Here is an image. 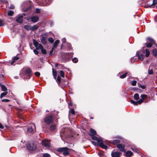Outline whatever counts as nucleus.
<instances>
[{"label": "nucleus", "instance_id": "obj_1", "mask_svg": "<svg viewBox=\"0 0 157 157\" xmlns=\"http://www.w3.org/2000/svg\"><path fill=\"white\" fill-rule=\"evenodd\" d=\"M92 138L93 140H96L97 142H96L94 141H91V142L94 145L100 146L101 148L105 149H107V146L104 144L103 141L101 138L96 136H92Z\"/></svg>", "mask_w": 157, "mask_h": 157}, {"label": "nucleus", "instance_id": "obj_2", "mask_svg": "<svg viewBox=\"0 0 157 157\" xmlns=\"http://www.w3.org/2000/svg\"><path fill=\"white\" fill-rule=\"evenodd\" d=\"M21 77L24 79H29L32 75V71L30 68L24 67L20 72Z\"/></svg>", "mask_w": 157, "mask_h": 157}, {"label": "nucleus", "instance_id": "obj_3", "mask_svg": "<svg viewBox=\"0 0 157 157\" xmlns=\"http://www.w3.org/2000/svg\"><path fill=\"white\" fill-rule=\"evenodd\" d=\"M32 5V2L29 1L24 2L22 4L23 6L24 7L22 10L23 11L26 12L29 10L31 8Z\"/></svg>", "mask_w": 157, "mask_h": 157}, {"label": "nucleus", "instance_id": "obj_4", "mask_svg": "<svg viewBox=\"0 0 157 157\" xmlns=\"http://www.w3.org/2000/svg\"><path fill=\"white\" fill-rule=\"evenodd\" d=\"M58 152L61 153H63L64 156H66L69 154V149L66 147L60 148L57 150Z\"/></svg>", "mask_w": 157, "mask_h": 157}, {"label": "nucleus", "instance_id": "obj_5", "mask_svg": "<svg viewBox=\"0 0 157 157\" xmlns=\"http://www.w3.org/2000/svg\"><path fill=\"white\" fill-rule=\"evenodd\" d=\"M44 122L47 124H49L53 121V118L52 115H47L44 119Z\"/></svg>", "mask_w": 157, "mask_h": 157}, {"label": "nucleus", "instance_id": "obj_6", "mask_svg": "<svg viewBox=\"0 0 157 157\" xmlns=\"http://www.w3.org/2000/svg\"><path fill=\"white\" fill-rule=\"evenodd\" d=\"M33 43L34 45L36 48V50H41L42 48H43V46L41 44H39L35 40H33Z\"/></svg>", "mask_w": 157, "mask_h": 157}, {"label": "nucleus", "instance_id": "obj_7", "mask_svg": "<svg viewBox=\"0 0 157 157\" xmlns=\"http://www.w3.org/2000/svg\"><path fill=\"white\" fill-rule=\"evenodd\" d=\"M28 148L31 150H34L36 148V145L33 143H30L27 145Z\"/></svg>", "mask_w": 157, "mask_h": 157}, {"label": "nucleus", "instance_id": "obj_8", "mask_svg": "<svg viewBox=\"0 0 157 157\" xmlns=\"http://www.w3.org/2000/svg\"><path fill=\"white\" fill-rule=\"evenodd\" d=\"M42 143L43 145L47 147H49L50 146V142L48 140H44L42 141Z\"/></svg>", "mask_w": 157, "mask_h": 157}, {"label": "nucleus", "instance_id": "obj_9", "mask_svg": "<svg viewBox=\"0 0 157 157\" xmlns=\"http://www.w3.org/2000/svg\"><path fill=\"white\" fill-rule=\"evenodd\" d=\"M64 131H65V130H64L63 129H62L60 133V137L63 140H64V139L66 138L67 136V133H66L65 132H64Z\"/></svg>", "mask_w": 157, "mask_h": 157}, {"label": "nucleus", "instance_id": "obj_10", "mask_svg": "<svg viewBox=\"0 0 157 157\" xmlns=\"http://www.w3.org/2000/svg\"><path fill=\"white\" fill-rule=\"evenodd\" d=\"M120 155V153L118 151H112L111 153V155L113 157H119Z\"/></svg>", "mask_w": 157, "mask_h": 157}, {"label": "nucleus", "instance_id": "obj_11", "mask_svg": "<svg viewBox=\"0 0 157 157\" xmlns=\"http://www.w3.org/2000/svg\"><path fill=\"white\" fill-rule=\"evenodd\" d=\"M35 129V126L34 124H33L30 127L28 128L27 130L28 132H33Z\"/></svg>", "mask_w": 157, "mask_h": 157}, {"label": "nucleus", "instance_id": "obj_12", "mask_svg": "<svg viewBox=\"0 0 157 157\" xmlns=\"http://www.w3.org/2000/svg\"><path fill=\"white\" fill-rule=\"evenodd\" d=\"M117 147L121 151L125 152V150L124 149V146L122 144H118L117 145Z\"/></svg>", "mask_w": 157, "mask_h": 157}, {"label": "nucleus", "instance_id": "obj_13", "mask_svg": "<svg viewBox=\"0 0 157 157\" xmlns=\"http://www.w3.org/2000/svg\"><path fill=\"white\" fill-rule=\"evenodd\" d=\"M39 17L38 16H35L32 17L31 18V21L33 23H35L38 21L39 20Z\"/></svg>", "mask_w": 157, "mask_h": 157}, {"label": "nucleus", "instance_id": "obj_14", "mask_svg": "<svg viewBox=\"0 0 157 157\" xmlns=\"http://www.w3.org/2000/svg\"><path fill=\"white\" fill-rule=\"evenodd\" d=\"M23 17L22 15H19L18 16L16 19L17 21L20 23H21L23 21Z\"/></svg>", "mask_w": 157, "mask_h": 157}, {"label": "nucleus", "instance_id": "obj_15", "mask_svg": "<svg viewBox=\"0 0 157 157\" xmlns=\"http://www.w3.org/2000/svg\"><path fill=\"white\" fill-rule=\"evenodd\" d=\"M96 133V131L93 129H90V131L89 133V134L90 136L92 137L94 136L95 135Z\"/></svg>", "mask_w": 157, "mask_h": 157}, {"label": "nucleus", "instance_id": "obj_16", "mask_svg": "<svg viewBox=\"0 0 157 157\" xmlns=\"http://www.w3.org/2000/svg\"><path fill=\"white\" fill-rule=\"evenodd\" d=\"M19 57H17V56H16L13 59V61H12L10 63V64L11 65H14V63H15L16 61L17 60H18L19 59Z\"/></svg>", "mask_w": 157, "mask_h": 157}, {"label": "nucleus", "instance_id": "obj_17", "mask_svg": "<svg viewBox=\"0 0 157 157\" xmlns=\"http://www.w3.org/2000/svg\"><path fill=\"white\" fill-rule=\"evenodd\" d=\"M157 3V0H153V3L152 4L150 5H148L147 6L148 7L151 8L152 6H155Z\"/></svg>", "mask_w": 157, "mask_h": 157}, {"label": "nucleus", "instance_id": "obj_18", "mask_svg": "<svg viewBox=\"0 0 157 157\" xmlns=\"http://www.w3.org/2000/svg\"><path fill=\"white\" fill-rule=\"evenodd\" d=\"M38 28V26L37 25H35L31 27L30 30L31 31H34L37 29Z\"/></svg>", "mask_w": 157, "mask_h": 157}, {"label": "nucleus", "instance_id": "obj_19", "mask_svg": "<svg viewBox=\"0 0 157 157\" xmlns=\"http://www.w3.org/2000/svg\"><path fill=\"white\" fill-rule=\"evenodd\" d=\"M133 154L132 152L131 151H128L125 153V155L128 157L131 156Z\"/></svg>", "mask_w": 157, "mask_h": 157}, {"label": "nucleus", "instance_id": "obj_20", "mask_svg": "<svg viewBox=\"0 0 157 157\" xmlns=\"http://www.w3.org/2000/svg\"><path fill=\"white\" fill-rule=\"evenodd\" d=\"M137 56L138 58V59L140 60L141 61L143 60L144 58V56L142 55V54H137Z\"/></svg>", "mask_w": 157, "mask_h": 157}, {"label": "nucleus", "instance_id": "obj_21", "mask_svg": "<svg viewBox=\"0 0 157 157\" xmlns=\"http://www.w3.org/2000/svg\"><path fill=\"white\" fill-rule=\"evenodd\" d=\"M59 40H56L55 42L54 43L53 45V48H56L58 44H59Z\"/></svg>", "mask_w": 157, "mask_h": 157}, {"label": "nucleus", "instance_id": "obj_22", "mask_svg": "<svg viewBox=\"0 0 157 157\" xmlns=\"http://www.w3.org/2000/svg\"><path fill=\"white\" fill-rule=\"evenodd\" d=\"M1 87L2 91H7V89L5 85H1Z\"/></svg>", "mask_w": 157, "mask_h": 157}, {"label": "nucleus", "instance_id": "obj_23", "mask_svg": "<svg viewBox=\"0 0 157 157\" xmlns=\"http://www.w3.org/2000/svg\"><path fill=\"white\" fill-rule=\"evenodd\" d=\"M56 128V126L54 124L52 125L50 127V130L51 131H54Z\"/></svg>", "mask_w": 157, "mask_h": 157}, {"label": "nucleus", "instance_id": "obj_24", "mask_svg": "<svg viewBox=\"0 0 157 157\" xmlns=\"http://www.w3.org/2000/svg\"><path fill=\"white\" fill-rule=\"evenodd\" d=\"M140 96L141 98V99L143 101H144V99H145L147 97V95L145 94H141Z\"/></svg>", "mask_w": 157, "mask_h": 157}, {"label": "nucleus", "instance_id": "obj_25", "mask_svg": "<svg viewBox=\"0 0 157 157\" xmlns=\"http://www.w3.org/2000/svg\"><path fill=\"white\" fill-rule=\"evenodd\" d=\"M134 98L136 100H138L139 99V95L137 93L135 94L134 96Z\"/></svg>", "mask_w": 157, "mask_h": 157}, {"label": "nucleus", "instance_id": "obj_26", "mask_svg": "<svg viewBox=\"0 0 157 157\" xmlns=\"http://www.w3.org/2000/svg\"><path fill=\"white\" fill-rule=\"evenodd\" d=\"M52 72L54 78L56 79L57 76V73L56 71H54L53 68H52Z\"/></svg>", "mask_w": 157, "mask_h": 157}, {"label": "nucleus", "instance_id": "obj_27", "mask_svg": "<svg viewBox=\"0 0 157 157\" xmlns=\"http://www.w3.org/2000/svg\"><path fill=\"white\" fill-rule=\"evenodd\" d=\"M8 92H7L2 93L0 95V98H2L3 97L6 95Z\"/></svg>", "mask_w": 157, "mask_h": 157}, {"label": "nucleus", "instance_id": "obj_28", "mask_svg": "<svg viewBox=\"0 0 157 157\" xmlns=\"http://www.w3.org/2000/svg\"><path fill=\"white\" fill-rule=\"evenodd\" d=\"M61 41L63 43V44H62V45H61V49H62V47L63 46V44H64V43H65L66 41V38H62L61 40Z\"/></svg>", "mask_w": 157, "mask_h": 157}, {"label": "nucleus", "instance_id": "obj_29", "mask_svg": "<svg viewBox=\"0 0 157 157\" xmlns=\"http://www.w3.org/2000/svg\"><path fill=\"white\" fill-rule=\"evenodd\" d=\"M145 52H146V57H148L150 54V52L149 50L147 49H145Z\"/></svg>", "mask_w": 157, "mask_h": 157}, {"label": "nucleus", "instance_id": "obj_30", "mask_svg": "<svg viewBox=\"0 0 157 157\" xmlns=\"http://www.w3.org/2000/svg\"><path fill=\"white\" fill-rule=\"evenodd\" d=\"M147 40L149 41L151 43H154L155 42L154 40L152 39L151 38L148 37L147 38Z\"/></svg>", "mask_w": 157, "mask_h": 157}, {"label": "nucleus", "instance_id": "obj_31", "mask_svg": "<svg viewBox=\"0 0 157 157\" xmlns=\"http://www.w3.org/2000/svg\"><path fill=\"white\" fill-rule=\"evenodd\" d=\"M14 13V12L13 11L10 10L8 13V15L9 16H12Z\"/></svg>", "mask_w": 157, "mask_h": 157}, {"label": "nucleus", "instance_id": "obj_32", "mask_svg": "<svg viewBox=\"0 0 157 157\" xmlns=\"http://www.w3.org/2000/svg\"><path fill=\"white\" fill-rule=\"evenodd\" d=\"M152 44H153L152 43H151V42H149V43H146L147 47L148 48L151 47V46Z\"/></svg>", "mask_w": 157, "mask_h": 157}, {"label": "nucleus", "instance_id": "obj_33", "mask_svg": "<svg viewBox=\"0 0 157 157\" xmlns=\"http://www.w3.org/2000/svg\"><path fill=\"white\" fill-rule=\"evenodd\" d=\"M153 54L154 56H156L157 55V51L155 49H154L152 51Z\"/></svg>", "mask_w": 157, "mask_h": 157}, {"label": "nucleus", "instance_id": "obj_34", "mask_svg": "<svg viewBox=\"0 0 157 157\" xmlns=\"http://www.w3.org/2000/svg\"><path fill=\"white\" fill-rule=\"evenodd\" d=\"M42 53L44 54H46L47 53V51L46 50L44 49L43 48L41 49Z\"/></svg>", "mask_w": 157, "mask_h": 157}, {"label": "nucleus", "instance_id": "obj_35", "mask_svg": "<svg viewBox=\"0 0 157 157\" xmlns=\"http://www.w3.org/2000/svg\"><path fill=\"white\" fill-rule=\"evenodd\" d=\"M43 157H50V155L48 153H44L43 155Z\"/></svg>", "mask_w": 157, "mask_h": 157}, {"label": "nucleus", "instance_id": "obj_36", "mask_svg": "<svg viewBox=\"0 0 157 157\" xmlns=\"http://www.w3.org/2000/svg\"><path fill=\"white\" fill-rule=\"evenodd\" d=\"M48 40L49 42H50L51 43H53L54 41V40L51 37L49 38L48 39Z\"/></svg>", "mask_w": 157, "mask_h": 157}, {"label": "nucleus", "instance_id": "obj_37", "mask_svg": "<svg viewBox=\"0 0 157 157\" xmlns=\"http://www.w3.org/2000/svg\"><path fill=\"white\" fill-rule=\"evenodd\" d=\"M127 74V73H125L124 74L120 76V78H125L126 77Z\"/></svg>", "mask_w": 157, "mask_h": 157}, {"label": "nucleus", "instance_id": "obj_38", "mask_svg": "<svg viewBox=\"0 0 157 157\" xmlns=\"http://www.w3.org/2000/svg\"><path fill=\"white\" fill-rule=\"evenodd\" d=\"M60 75L61 77L64 78V73L63 71H60Z\"/></svg>", "mask_w": 157, "mask_h": 157}, {"label": "nucleus", "instance_id": "obj_39", "mask_svg": "<svg viewBox=\"0 0 157 157\" xmlns=\"http://www.w3.org/2000/svg\"><path fill=\"white\" fill-rule=\"evenodd\" d=\"M4 25L3 21L2 20L0 19V27Z\"/></svg>", "mask_w": 157, "mask_h": 157}, {"label": "nucleus", "instance_id": "obj_40", "mask_svg": "<svg viewBox=\"0 0 157 157\" xmlns=\"http://www.w3.org/2000/svg\"><path fill=\"white\" fill-rule=\"evenodd\" d=\"M24 27L25 29H26L27 30H29V29H30V26L28 25H25Z\"/></svg>", "mask_w": 157, "mask_h": 157}, {"label": "nucleus", "instance_id": "obj_41", "mask_svg": "<svg viewBox=\"0 0 157 157\" xmlns=\"http://www.w3.org/2000/svg\"><path fill=\"white\" fill-rule=\"evenodd\" d=\"M66 44H67V47L68 48H69V49L70 50L71 49H72V48L71 47V44L70 43H66Z\"/></svg>", "mask_w": 157, "mask_h": 157}, {"label": "nucleus", "instance_id": "obj_42", "mask_svg": "<svg viewBox=\"0 0 157 157\" xmlns=\"http://www.w3.org/2000/svg\"><path fill=\"white\" fill-rule=\"evenodd\" d=\"M72 60L75 63H76L78 61V59L76 58H74L72 59Z\"/></svg>", "mask_w": 157, "mask_h": 157}, {"label": "nucleus", "instance_id": "obj_43", "mask_svg": "<svg viewBox=\"0 0 157 157\" xmlns=\"http://www.w3.org/2000/svg\"><path fill=\"white\" fill-rule=\"evenodd\" d=\"M143 102L142 100H141V99L140 100H138L137 101V105L138 104H141L142 102Z\"/></svg>", "mask_w": 157, "mask_h": 157}, {"label": "nucleus", "instance_id": "obj_44", "mask_svg": "<svg viewBox=\"0 0 157 157\" xmlns=\"http://www.w3.org/2000/svg\"><path fill=\"white\" fill-rule=\"evenodd\" d=\"M137 82L135 80L133 81L131 83V84L132 86H134L136 85Z\"/></svg>", "mask_w": 157, "mask_h": 157}, {"label": "nucleus", "instance_id": "obj_45", "mask_svg": "<svg viewBox=\"0 0 157 157\" xmlns=\"http://www.w3.org/2000/svg\"><path fill=\"white\" fill-rule=\"evenodd\" d=\"M130 101L132 104H134V105H137V101H133V100H131Z\"/></svg>", "mask_w": 157, "mask_h": 157}, {"label": "nucleus", "instance_id": "obj_46", "mask_svg": "<svg viewBox=\"0 0 157 157\" xmlns=\"http://www.w3.org/2000/svg\"><path fill=\"white\" fill-rule=\"evenodd\" d=\"M61 78L59 76H58L57 78V80L59 82H61Z\"/></svg>", "mask_w": 157, "mask_h": 157}, {"label": "nucleus", "instance_id": "obj_47", "mask_svg": "<svg viewBox=\"0 0 157 157\" xmlns=\"http://www.w3.org/2000/svg\"><path fill=\"white\" fill-rule=\"evenodd\" d=\"M69 112L71 113L72 114H74L75 113V111L73 109H71Z\"/></svg>", "mask_w": 157, "mask_h": 157}, {"label": "nucleus", "instance_id": "obj_48", "mask_svg": "<svg viewBox=\"0 0 157 157\" xmlns=\"http://www.w3.org/2000/svg\"><path fill=\"white\" fill-rule=\"evenodd\" d=\"M148 74L149 75H152L153 74V71L152 69H151L148 71Z\"/></svg>", "mask_w": 157, "mask_h": 157}, {"label": "nucleus", "instance_id": "obj_49", "mask_svg": "<svg viewBox=\"0 0 157 157\" xmlns=\"http://www.w3.org/2000/svg\"><path fill=\"white\" fill-rule=\"evenodd\" d=\"M35 74L36 76L38 77L40 75V73L38 72H35Z\"/></svg>", "mask_w": 157, "mask_h": 157}, {"label": "nucleus", "instance_id": "obj_50", "mask_svg": "<svg viewBox=\"0 0 157 157\" xmlns=\"http://www.w3.org/2000/svg\"><path fill=\"white\" fill-rule=\"evenodd\" d=\"M10 101L7 99H3L2 100V101L3 102H8Z\"/></svg>", "mask_w": 157, "mask_h": 157}, {"label": "nucleus", "instance_id": "obj_51", "mask_svg": "<svg viewBox=\"0 0 157 157\" xmlns=\"http://www.w3.org/2000/svg\"><path fill=\"white\" fill-rule=\"evenodd\" d=\"M54 48H53V47L52 48V49L50 52L49 55H50L51 56L52 55V52H53Z\"/></svg>", "mask_w": 157, "mask_h": 157}, {"label": "nucleus", "instance_id": "obj_52", "mask_svg": "<svg viewBox=\"0 0 157 157\" xmlns=\"http://www.w3.org/2000/svg\"><path fill=\"white\" fill-rule=\"evenodd\" d=\"M41 41H42V43L44 44H45L46 43V41L45 40L44 38H42L41 39Z\"/></svg>", "mask_w": 157, "mask_h": 157}, {"label": "nucleus", "instance_id": "obj_53", "mask_svg": "<svg viewBox=\"0 0 157 157\" xmlns=\"http://www.w3.org/2000/svg\"><path fill=\"white\" fill-rule=\"evenodd\" d=\"M33 52H34L35 53V54H36V55H38V54H39V52H38V51L36 50H35V49H34L33 50Z\"/></svg>", "mask_w": 157, "mask_h": 157}, {"label": "nucleus", "instance_id": "obj_54", "mask_svg": "<svg viewBox=\"0 0 157 157\" xmlns=\"http://www.w3.org/2000/svg\"><path fill=\"white\" fill-rule=\"evenodd\" d=\"M72 103L71 102H70L68 103V107L69 108H71L72 106Z\"/></svg>", "mask_w": 157, "mask_h": 157}, {"label": "nucleus", "instance_id": "obj_55", "mask_svg": "<svg viewBox=\"0 0 157 157\" xmlns=\"http://www.w3.org/2000/svg\"><path fill=\"white\" fill-rule=\"evenodd\" d=\"M36 13H39L40 12V10L39 9L36 8Z\"/></svg>", "mask_w": 157, "mask_h": 157}, {"label": "nucleus", "instance_id": "obj_56", "mask_svg": "<svg viewBox=\"0 0 157 157\" xmlns=\"http://www.w3.org/2000/svg\"><path fill=\"white\" fill-rule=\"evenodd\" d=\"M14 6L13 5H10V6L9 7V8L10 9H14Z\"/></svg>", "mask_w": 157, "mask_h": 157}, {"label": "nucleus", "instance_id": "obj_57", "mask_svg": "<svg viewBox=\"0 0 157 157\" xmlns=\"http://www.w3.org/2000/svg\"><path fill=\"white\" fill-rule=\"evenodd\" d=\"M50 3L51 2H46L45 4V3H44V5H49L50 4Z\"/></svg>", "mask_w": 157, "mask_h": 157}, {"label": "nucleus", "instance_id": "obj_58", "mask_svg": "<svg viewBox=\"0 0 157 157\" xmlns=\"http://www.w3.org/2000/svg\"><path fill=\"white\" fill-rule=\"evenodd\" d=\"M132 149L135 152H137V151L138 150V149H137L136 148H132Z\"/></svg>", "mask_w": 157, "mask_h": 157}, {"label": "nucleus", "instance_id": "obj_59", "mask_svg": "<svg viewBox=\"0 0 157 157\" xmlns=\"http://www.w3.org/2000/svg\"><path fill=\"white\" fill-rule=\"evenodd\" d=\"M119 142V140H115L114 141V143H118Z\"/></svg>", "mask_w": 157, "mask_h": 157}, {"label": "nucleus", "instance_id": "obj_60", "mask_svg": "<svg viewBox=\"0 0 157 157\" xmlns=\"http://www.w3.org/2000/svg\"><path fill=\"white\" fill-rule=\"evenodd\" d=\"M0 128L3 129L4 128V126L0 123Z\"/></svg>", "mask_w": 157, "mask_h": 157}, {"label": "nucleus", "instance_id": "obj_61", "mask_svg": "<svg viewBox=\"0 0 157 157\" xmlns=\"http://www.w3.org/2000/svg\"><path fill=\"white\" fill-rule=\"evenodd\" d=\"M140 87H141L142 88V89H145V86H144V85H141V86H140Z\"/></svg>", "mask_w": 157, "mask_h": 157}, {"label": "nucleus", "instance_id": "obj_62", "mask_svg": "<svg viewBox=\"0 0 157 157\" xmlns=\"http://www.w3.org/2000/svg\"><path fill=\"white\" fill-rule=\"evenodd\" d=\"M70 55H73V53H66V55L67 56H69Z\"/></svg>", "mask_w": 157, "mask_h": 157}, {"label": "nucleus", "instance_id": "obj_63", "mask_svg": "<svg viewBox=\"0 0 157 157\" xmlns=\"http://www.w3.org/2000/svg\"><path fill=\"white\" fill-rule=\"evenodd\" d=\"M98 155L99 156H101L102 155V154L101 153H99Z\"/></svg>", "mask_w": 157, "mask_h": 157}, {"label": "nucleus", "instance_id": "obj_64", "mask_svg": "<svg viewBox=\"0 0 157 157\" xmlns=\"http://www.w3.org/2000/svg\"><path fill=\"white\" fill-rule=\"evenodd\" d=\"M55 67H57L58 66V64L57 63H56L55 64Z\"/></svg>", "mask_w": 157, "mask_h": 157}]
</instances>
